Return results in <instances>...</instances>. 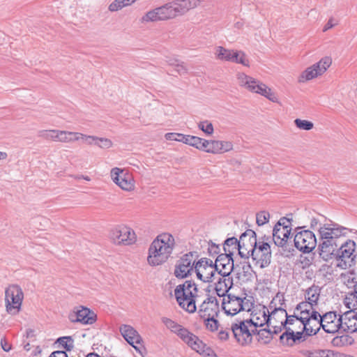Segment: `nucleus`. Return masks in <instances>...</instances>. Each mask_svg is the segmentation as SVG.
<instances>
[{"instance_id": "f257e3e1", "label": "nucleus", "mask_w": 357, "mask_h": 357, "mask_svg": "<svg viewBox=\"0 0 357 357\" xmlns=\"http://www.w3.org/2000/svg\"><path fill=\"white\" fill-rule=\"evenodd\" d=\"M321 243L319 245V255L325 261L333 258L342 239L348 236L349 229L337 223H326L319 229Z\"/></svg>"}, {"instance_id": "f03ea898", "label": "nucleus", "mask_w": 357, "mask_h": 357, "mask_svg": "<svg viewBox=\"0 0 357 357\" xmlns=\"http://www.w3.org/2000/svg\"><path fill=\"white\" fill-rule=\"evenodd\" d=\"M176 245L175 238L171 233L159 234L148 248L147 264L153 267L162 265L171 257Z\"/></svg>"}, {"instance_id": "7ed1b4c3", "label": "nucleus", "mask_w": 357, "mask_h": 357, "mask_svg": "<svg viewBox=\"0 0 357 357\" xmlns=\"http://www.w3.org/2000/svg\"><path fill=\"white\" fill-rule=\"evenodd\" d=\"M302 310H298L296 307L294 315L289 316V319L285 324V332L281 335L283 339L284 336L287 339H291L294 341L298 340L303 332L307 335H314L318 332V319L316 314L314 317L307 314L303 316Z\"/></svg>"}, {"instance_id": "20e7f679", "label": "nucleus", "mask_w": 357, "mask_h": 357, "mask_svg": "<svg viewBox=\"0 0 357 357\" xmlns=\"http://www.w3.org/2000/svg\"><path fill=\"white\" fill-rule=\"evenodd\" d=\"M178 305L189 313L197 310L196 303L202 301V292L192 281H185L176 287L174 291Z\"/></svg>"}, {"instance_id": "39448f33", "label": "nucleus", "mask_w": 357, "mask_h": 357, "mask_svg": "<svg viewBox=\"0 0 357 357\" xmlns=\"http://www.w3.org/2000/svg\"><path fill=\"white\" fill-rule=\"evenodd\" d=\"M162 322L167 328L176 334L192 349L202 355H210L211 349L197 336L187 328L167 317H162Z\"/></svg>"}, {"instance_id": "423d86ee", "label": "nucleus", "mask_w": 357, "mask_h": 357, "mask_svg": "<svg viewBox=\"0 0 357 357\" xmlns=\"http://www.w3.org/2000/svg\"><path fill=\"white\" fill-rule=\"evenodd\" d=\"M282 301H283L282 295L277 294L269 305L266 330L270 333L278 334L280 333L284 328L289 319L286 310L282 306L276 307L277 303H280L282 305Z\"/></svg>"}, {"instance_id": "0eeeda50", "label": "nucleus", "mask_w": 357, "mask_h": 357, "mask_svg": "<svg viewBox=\"0 0 357 357\" xmlns=\"http://www.w3.org/2000/svg\"><path fill=\"white\" fill-rule=\"evenodd\" d=\"M109 238L117 246H131L137 241V236L135 230L124 223L114 226L109 231Z\"/></svg>"}, {"instance_id": "6e6552de", "label": "nucleus", "mask_w": 357, "mask_h": 357, "mask_svg": "<svg viewBox=\"0 0 357 357\" xmlns=\"http://www.w3.org/2000/svg\"><path fill=\"white\" fill-rule=\"evenodd\" d=\"M356 243L352 240H347L338 245L336 251L333 253L335 259L336 266L341 269L350 267L356 259Z\"/></svg>"}, {"instance_id": "1a4fd4ad", "label": "nucleus", "mask_w": 357, "mask_h": 357, "mask_svg": "<svg viewBox=\"0 0 357 357\" xmlns=\"http://www.w3.org/2000/svg\"><path fill=\"white\" fill-rule=\"evenodd\" d=\"M222 309L227 315L234 316L241 311H250L252 303L245 296L227 294L223 298Z\"/></svg>"}, {"instance_id": "9d476101", "label": "nucleus", "mask_w": 357, "mask_h": 357, "mask_svg": "<svg viewBox=\"0 0 357 357\" xmlns=\"http://www.w3.org/2000/svg\"><path fill=\"white\" fill-rule=\"evenodd\" d=\"M109 176L112 182L123 191L130 192L135 190V178L127 169L113 167L109 172Z\"/></svg>"}, {"instance_id": "9b49d317", "label": "nucleus", "mask_w": 357, "mask_h": 357, "mask_svg": "<svg viewBox=\"0 0 357 357\" xmlns=\"http://www.w3.org/2000/svg\"><path fill=\"white\" fill-rule=\"evenodd\" d=\"M231 331L236 341L241 345L251 343L252 335L256 332L255 326L247 319L232 323Z\"/></svg>"}, {"instance_id": "f8f14e48", "label": "nucleus", "mask_w": 357, "mask_h": 357, "mask_svg": "<svg viewBox=\"0 0 357 357\" xmlns=\"http://www.w3.org/2000/svg\"><path fill=\"white\" fill-rule=\"evenodd\" d=\"M23 299L22 289L17 285L10 286L5 292L6 312L11 315L17 314L21 310Z\"/></svg>"}, {"instance_id": "ddd939ff", "label": "nucleus", "mask_w": 357, "mask_h": 357, "mask_svg": "<svg viewBox=\"0 0 357 357\" xmlns=\"http://www.w3.org/2000/svg\"><path fill=\"white\" fill-rule=\"evenodd\" d=\"M292 220L286 217L281 218L273 229V240L279 247H286L290 238Z\"/></svg>"}, {"instance_id": "4468645a", "label": "nucleus", "mask_w": 357, "mask_h": 357, "mask_svg": "<svg viewBox=\"0 0 357 357\" xmlns=\"http://www.w3.org/2000/svg\"><path fill=\"white\" fill-rule=\"evenodd\" d=\"M320 292L321 289L317 286H312L305 291V301L300 303L296 307L298 310H302L303 316L310 314L314 317V314L318 312L316 311L315 307L318 305Z\"/></svg>"}, {"instance_id": "2eb2a0df", "label": "nucleus", "mask_w": 357, "mask_h": 357, "mask_svg": "<svg viewBox=\"0 0 357 357\" xmlns=\"http://www.w3.org/2000/svg\"><path fill=\"white\" fill-rule=\"evenodd\" d=\"M332 63V59L330 56H324L319 61L303 70L298 77V82L304 83L314 78L322 75Z\"/></svg>"}, {"instance_id": "dca6fc26", "label": "nucleus", "mask_w": 357, "mask_h": 357, "mask_svg": "<svg viewBox=\"0 0 357 357\" xmlns=\"http://www.w3.org/2000/svg\"><path fill=\"white\" fill-rule=\"evenodd\" d=\"M315 314L318 319V331L321 327L328 333H335L341 330L342 319L340 314H337L335 312H329L323 316H321L319 312Z\"/></svg>"}, {"instance_id": "f3484780", "label": "nucleus", "mask_w": 357, "mask_h": 357, "mask_svg": "<svg viewBox=\"0 0 357 357\" xmlns=\"http://www.w3.org/2000/svg\"><path fill=\"white\" fill-rule=\"evenodd\" d=\"M195 271L198 280L204 282H211L216 275L217 268L211 259L202 258L195 264Z\"/></svg>"}, {"instance_id": "a211bd4d", "label": "nucleus", "mask_w": 357, "mask_h": 357, "mask_svg": "<svg viewBox=\"0 0 357 357\" xmlns=\"http://www.w3.org/2000/svg\"><path fill=\"white\" fill-rule=\"evenodd\" d=\"M252 260L259 268L267 267L271 261V251L268 243L256 240L252 250Z\"/></svg>"}, {"instance_id": "6ab92c4d", "label": "nucleus", "mask_w": 357, "mask_h": 357, "mask_svg": "<svg viewBox=\"0 0 357 357\" xmlns=\"http://www.w3.org/2000/svg\"><path fill=\"white\" fill-rule=\"evenodd\" d=\"M294 245L300 251L309 253L317 245V238L314 234L310 230L298 231L294 236Z\"/></svg>"}, {"instance_id": "aec40b11", "label": "nucleus", "mask_w": 357, "mask_h": 357, "mask_svg": "<svg viewBox=\"0 0 357 357\" xmlns=\"http://www.w3.org/2000/svg\"><path fill=\"white\" fill-rule=\"evenodd\" d=\"M176 18L171 3L158 7L147 12L142 18L143 22L165 21Z\"/></svg>"}, {"instance_id": "412c9836", "label": "nucleus", "mask_w": 357, "mask_h": 357, "mask_svg": "<svg viewBox=\"0 0 357 357\" xmlns=\"http://www.w3.org/2000/svg\"><path fill=\"white\" fill-rule=\"evenodd\" d=\"M119 332L124 340L132 346L136 351L141 353L138 345H141L143 343V339L133 326L129 324H122L119 326Z\"/></svg>"}, {"instance_id": "4be33fe9", "label": "nucleus", "mask_w": 357, "mask_h": 357, "mask_svg": "<svg viewBox=\"0 0 357 357\" xmlns=\"http://www.w3.org/2000/svg\"><path fill=\"white\" fill-rule=\"evenodd\" d=\"M195 261L192 254L184 255L177 261L174 269V275L178 278H185L195 268Z\"/></svg>"}, {"instance_id": "5701e85b", "label": "nucleus", "mask_w": 357, "mask_h": 357, "mask_svg": "<svg viewBox=\"0 0 357 357\" xmlns=\"http://www.w3.org/2000/svg\"><path fill=\"white\" fill-rule=\"evenodd\" d=\"M219 312L218 300L214 296H208L199 307L198 314L201 318L215 317Z\"/></svg>"}, {"instance_id": "b1692460", "label": "nucleus", "mask_w": 357, "mask_h": 357, "mask_svg": "<svg viewBox=\"0 0 357 357\" xmlns=\"http://www.w3.org/2000/svg\"><path fill=\"white\" fill-rule=\"evenodd\" d=\"M268 308L264 305L254 307L250 314V318L247 320L255 326L257 331V328L259 326H263L265 324L268 326Z\"/></svg>"}, {"instance_id": "393cba45", "label": "nucleus", "mask_w": 357, "mask_h": 357, "mask_svg": "<svg viewBox=\"0 0 357 357\" xmlns=\"http://www.w3.org/2000/svg\"><path fill=\"white\" fill-rule=\"evenodd\" d=\"M201 0H174L171 1L175 17L182 16L187 13L190 10L199 6Z\"/></svg>"}, {"instance_id": "a878e982", "label": "nucleus", "mask_w": 357, "mask_h": 357, "mask_svg": "<svg viewBox=\"0 0 357 357\" xmlns=\"http://www.w3.org/2000/svg\"><path fill=\"white\" fill-rule=\"evenodd\" d=\"M214 265L219 275H229L234 269L232 255L227 253L218 255Z\"/></svg>"}, {"instance_id": "bb28decb", "label": "nucleus", "mask_w": 357, "mask_h": 357, "mask_svg": "<svg viewBox=\"0 0 357 357\" xmlns=\"http://www.w3.org/2000/svg\"><path fill=\"white\" fill-rule=\"evenodd\" d=\"M341 330L347 333H354L357 331V312L348 310L340 314Z\"/></svg>"}, {"instance_id": "cd10ccee", "label": "nucleus", "mask_w": 357, "mask_h": 357, "mask_svg": "<svg viewBox=\"0 0 357 357\" xmlns=\"http://www.w3.org/2000/svg\"><path fill=\"white\" fill-rule=\"evenodd\" d=\"M75 319L73 321L84 325H92L97 320V314L88 307L81 306L75 310Z\"/></svg>"}, {"instance_id": "c85d7f7f", "label": "nucleus", "mask_w": 357, "mask_h": 357, "mask_svg": "<svg viewBox=\"0 0 357 357\" xmlns=\"http://www.w3.org/2000/svg\"><path fill=\"white\" fill-rule=\"evenodd\" d=\"M238 82L241 87L248 89H271L265 84L244 73L238 75Z\"/></svg>"}, {"instance_id": "c756f323", "label": "nucleus", "mask_w": 357, "mask_h": 357, "mask_svg": "<svg viewBox=\"0 0 357 357\" xmlns=\"http://www.w3.org/2000/svg\"><path fill=\"white\" fill-rule=\"evenodd\" d=\"M233 285V279L229 275H220L215 285V290L217 294L223 298Z\"/></svg>"}, {"instance_id": "7c9ffc66", "label": "nucleus", "mask_w": 357, "mask_h": 357, "mask_svg": "<svg viewBox=\"0 0 357 357\" xmlns=\"http://www.w3.org/2000/svg\"><path fill=\"white\" fill-rule=\"evenodd\" d=\"M256 238H250L248 240L241 238L237 253L241 258H249L252 256V250L255 245Z\"/></svg>"}, {"instance_id": "2f4dec72", "label": "nucleus", "mask_w": 357, "mask_h": 357, "mask_svg": "<svg viewBox=\"0 0 357 357\" xmlns=\"http://www.w3.org/2000/svg\"><path fill=\"white\" fill-rule=\"evenodd\" d=\"M40 135L47 139L52 140L54 142H59L63 143V141H65V139H63L64 130H43V131H41Z\"/></svg>"}, {"instance_id": "473e14b6", "label": "nucleus", "mask_w": 357, "mask_h": 357, "mask_svg": "<svg viewBox=\"0 0 357 357\" xmlns=\"http://www.w3.org/2000/svg\"><path fill=\"white\" fill-rule=\"evenodd\" d=\"M234 50L226 49L222 46H218L215 47V54L218 59L224 61H231V60H234V58H236V55H234Z\"/></svg>"}, {"instance_id": "72a5a7b5", "label": "nucleus", "mask_w": 357, "mask_h": 357, "mask_svg": "<svg viewBox=\"0 0 357 357\" xmlns=\"http://www.w3.org/2000/svg\"><path fill=\"white\" fill-rule=\"evenodd\" d=\"M302 354L305 357H335L332 351L326 349H305Z\"/></svg>"}, {"instance_id": "f704fd0d", "label": "nucleus", "mask_w": 357, "mask_h": 357, "mask_svg": "<svg viewBox=\"0 0 357 357\" xmlns=\"http://www.w3.org/2000/svg\"><path fill=\"white\" fill-rule=\"evenodd\" d=\"M239 241L236 238H230L225 241L224 250L225 253L234 255L237 252Z\"/></svg>"}, {"instance_id": "c9c22d12", "label": "nucleus", "mask_w": 357, "mask_h": 357, "mask_svg": "<svg viewBox=\"0 0 357 357\" xmlns=\"http://www.w3.org/2000/svg\"><path fill=\"white\" fill-rule=\"evenodd\" d=\"M344 304L349 310H357V294L355 291L346 296L344 299Z\"/></svg>"}, {"instance_id": "e433bc0d", "label": "nucleus", "mask_w": 357, "mask_h": 357, "mask_svg": "<svg viewBox=\"0 0 357 357\" xmlns=\"http://www.w3.org/2000/svg\"><path fill=\"white\" fill-rule=\"evenodd\" d=\"M218 154H222L233 150L234 145L231 141L218 140Z\"/></svg>"}, {"instance_id": "4c0bfd02", "label": "nucleus", "mask_w": 357, "mask_h": 357, "mask_svg": "<svg viewBox=\"0 0 357 357\" xmlns=\"http://www.w3.org/2000/svg\"><path fill=\"white\" fill-rule=\"evenodd\" d=\"M197 127L206 135L211 136L214 132V128L212 123L208 120L199 121Z\"/></svg>"}, {"instance_id": "58836bf2", "label": "nucleus", "mask_w": 357, "mask_h": 357, "mask_svg": "<svg viewBox=\"0 0 357 357\" xmlns=\"http://www.w3.org/2000/svg\"><path fill=\"white\" fill-rule=\"evenodd\" d=\"M82 133L77 132H70L64 130L63 143H70L82 139Z\"/></svg>"}, {"instance_id": "ea45409f", "label": "nucleus", "mask_w": 357, "mask_h": 357, "mask_svg": "<svg viewBox=\"0 0 357 357\" xmlns=\"http://www.w3.org/2000/svg\"><path fill=\"white\" fill-rule=\"evenodd\" d=\"M295 126L302 130H310L314 128V123L310 121L296 119L294 120Z\"/></svg>"}, {"instance_id": "a19ab883", "label": "nucleus", "mask_w": 357, "mask_h": 357, "mask_svg": "<svg viewBox=\"0 0 357 357\" xmlns=\"http://www.w3.org/2000/svg\"><path fill=\"white\" fill-rule=\"evenodd\" d=\"M59 344L68 351H70L74 347V341L70 336H65L57 340Z\"/></svg>"}, {"instance_id": "79ce46f5", "label": "nucleus", "mask_w": 357, "mask_h": 357, "mask_svg": "<svg viewBox=\"0 0 357 357\" xmlns=\"http://www.w3.org/2000/svg\"><path fill=\"white\" fill-rule=\"evenodd\" d=\"M234 55H236V58H234V60H231L230 62L241 63L245 66H249V61L247 59L243 52L234 50Z\"/></svg>"}, {"instance_id": "37998d69", "label": "nucleus", "mask_w": 357, "mask_h": 357, "mask_svg": "<svg viewBox=\"0 0 357 357\" xmlns=\"http://www.w3.org/2000/svg\"><path fill=\"white\" fill-rule=\"evenodd\" d=\"M199 137L190 135H184L183 143L188 144L189 146H191L192 147H195V149H197L198 144L199 142Z\"/></svg>"}, {"instance_id": "c03bdc74", "label": "nucleus", "mask_w": 357, "mask_h": 357, "mask_svg": "<svg viewBox=\"0 0 357 357\" xmlns=\"http://www.w3.org/2000/svg\"><path fill=\"white\" fill-rule=\"evenodd\" d=\"M262 96L265 97L268 100L273 102H279V97L276 93L275 91H256Z\"/></svg>"}, {"instance_id": "a18cd8bd", "label": "nucleus", "mask_w": 357, "mask_h": 357, "mask_svg": "<svg viewBox=\"0 0 357 357\" xmlns=\"http://www.w3.org/2000/svg\"><path fill=\"white\" fill-rule=\"evenodd\" d=\"M270 219V214L268 212L263 211L257 213L256 221L259 226H262L267 223Z\"/></svg>"}, {"instance_id": "49530a36", "label": "nucleus", "mask_w": 357, "mask_h": 357, "mask_svg": "<svg viewBox=\"0 0 357 357\" xmlns=\"http://www.w3.org/2000/svg\"><path fill=\"white\" fill-rule=\"evenodd\" d=\"M96 146L100 149H108L113 146V142L108 138L98 137Z\"/></svg>"}, {"instance_id": "de8ad7c7", "label": "nucleus", "mask_w": 357, "mask_h": 357, "mask_svg": "<svg viewBox=\"0 0 357 357\" xmlns=\"http://www.w3.org/2000/svg\"><path fill=\"white\" fill-rule=\"evenodd\" d=\"M205 321V325L207 329L211 331H215L218 328V321L215 317L202 318Z\"/></svg>"}, {"instance_id": "09e8293b", "label": "nucleus", "mask_w": 357, "mask_h": 357, "mask_svg": "<svg viewBox=\"0 0 357 357\" xmlns=\"http://www.w3.org/2000/svg\"><path fill=\"white\" fill-rule=\"evenodd\" d=\"M183 136L181 133L168 132L165 135V138L169 141L183 142Z\"/></svg>"}, {"instance_id": "8fccbe9b", "label": "nucleus", "mask_w": 357, "mask_h": 357, "mask_svg": "<svg viewBox=\"0 0 357 357\" xmlns=\"http://www.w3.org/2000/svg\"><path fill=\"white\" fill-rule=\"evenodd\" d=\"M210 144H211V140H208V139H203V138L200 137L197 149L206 152L208 153Z\"/></svg>"}, {"instance_id": "3c124183", "label": "nucleus", "mask_w": 357, "mask_h": 357, "mask_svg": "<svg viewBox=\"0 0 357 357\" xmlns=\"http://www.w3.org/2000/svg\"><path fill=\"white\" fill-rule=\"evenodd\" d=\"M126 6L125 5L124 1L123 0H114L110 5L109 6V10L111 12L117 11L122 8Z\"/></svg>"}, {"instance_id": "603ef678", "label": "nucleus", "mask_w": 357, "mask_h": 357, "mask_svg": "<svg viewBox=\"0 0 357 357\" xmlns=\"http://www.w3.org/2000/svg\"><path fill=\"white\" fill-rule=\"evenodd\" d=\"M341 279L344 283L347 284V285H349L356 282L354 274L351 272L342 274Z\"/></svg>"}, {"instance_id": "864d4df0", "label": "nucleus", "mask_w": 357, "mask_h": 357, "mask_svg": "<svg viewBox=\"0 0 357 357\" xmlns=\"http://www.w3.org/2000/svg\"><path fill=\"white\" fill-rule=\"evenodd\" d=\"M175 71H176L179 75H183L188 73V68L185 63L183 61H179V62L173 67Z\"/></svg>"}, {"instance_id": "5fc2aeb1", "label": "nucleus", "mask_w": 357, "mask_h": 357, "mask_svg": "<svg viewBox=\"0 0 357 357\" xmlns=\"http://www.w3.org/2000/svg\"><path fill=\"white\" fill-rule=\"evenodd\" d=\"M98 137L82 134V140L88 145H96Z\"/></svg>"}, {"instance_id": "6e6d98bb", "label": "nucleus", "mask_w": 357, "mask_h": 357, "mask_svg": "<svg viewBox=\"0 0 357 357\" xmlns=\"http://www.w3.org/2000/svg\"><path fill=\"white\" fill-rule=\"evenodd\" d=\"M218 140H211L208 153L218 154Z\"/></svg>"}, {"instance_id": "4d7b16f0", "label": "nucleus", "mask_w": 357, "mask_h": 357, "mask_svg": "<svg viewBox=\"0 0 357 357\" xmlns=\"http://www.w3.org/2000/svg\"><path fill=\"white\" fill-rule=\"evenodd\" d=\"M1 346L3 351L8 352L11 350V345L6 341V339L1 340Z\"/></svg>"}, {"instance_id": "13d9d810", "label": "nucleus", "mask_w": 357, "mask_h": 357, "mask_svg": "<svg viewBox=\"0 0 357 357\" xmlns=\"http://www.w3.org/2000/svg\"><path fill=\"white\" fill-rule=\"evenodd\" d=\"M335 24H336L333 22V18L329 19L328 22L324 26V27L323 29V31L325 32V31H328V29H330L333 28V26H335Z\"/></svg>"}, {"instance_id": "bf43d9fd", "label": "nucleus", "mask_w": 357, "mask_h": 357, "mask_svg": "<svg viewBox=\"0 0 357 357\" xmlns=\"http://www.w3.org/2000/svg\"><path fill=\"white\" fill-rule=\"evenodd\" d=\"M50 357H68V356L65 351H56L52 352Z\"/></svg>"}, {"instance_id": "052dcab7", "label": "nucleus", "mask_w": 357, "mask_h": 357, "mask_svg": "<svg viewBox=\"0 0 357 357\" xmlns=\"http://www.w3.org/2000/svg\"><path fill=\"white\" fill-rule=\"evenodd\" d=\"M179 61L180 60L176 58H167L166 62L169 66H172L173 68L179 62Z\"/></svg>"}, {"instance_id": "680f3d73", "label": "nucleus", "mask_w": 357, "mask_h": 357, "mask_svg": "<svg viewBox=\"0 0 357 357\" xmlns=\"http://www.w3.org/2000/svg\"><path fill=\"white\" fill-rule=\"evenodd\" d=\"M219 337L220 340H226L229 337V333L227 331H220L219 333Z\"/></svg>"}, {"instance_id": "e2e57ef3", "label": "nucleus", "mask_w": 357, "mask_h": 357, "mask_svg": "<svg viewBox=\"0 0 357 357\" xmlns=\"http://www.w3.org/2000/svg\"><path fill=\"white\" fill-rule=\"evenodd\" d=\"M317 224H318L317 220L315 218H313L311 220V222H310V227L312 229H314L316 228Z\"/></svg>"}, {"instance_id": "0e129e2a", "label": "nucleus", "mask_w": 357, "mask_h": 357, "mask_svg": "<svg viewBox=\"0 0 357 357\" xmlns=\"http://www.w3.org/2000/svg\"><path fill=\"white\" fill-rule=\"evenodd\" d=\"M8 158L6 152L0 151V160H4Z\"/></svg>"}, {"instance_id": "69168bd1", "label": "nucleus", "mask_w": 357, "mask_h": 357, "mask_svg": "<svg viewBox=\"0 0 357 357\" xmlns=\"http://www.w3.org/2000/svg\"><path fill=\"white\" fill-rule=\"evenodd\" d=\"M135 0H123L124 1L126 6H128L130 3H133Z\"/></svg>"}, {"instance_id": "338daca9", "label": "nucleus", "mask_w": 357, "mask_h": 357, "mask_svg": "<svg viewBox=\"0 0 357 357\" xmlns=\"http://www.w3.org/2000/svg\"><path fill=\"white\" fill-rule=\"evenodd\" d=\"M83 178L84 179L85 181H91V178L89 176H82L80 177H79L78 178Z\"/></svg>"}, {"instance_id": "774afa93", "label": "nucleus", "mask_w": 357, "mask_h": 357, "mask_svg": "<svg viewBox=\"0 0 357 357\" xmlns=\"http://www.w3.org/2000/svg\"><path fill=\"white\" fill-rule=\"evenodd\" d=\"M86 357H100V356L96 354L91 353V354H89Z\"/></svg>"}]
</instances>
